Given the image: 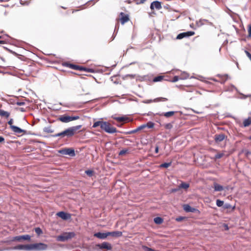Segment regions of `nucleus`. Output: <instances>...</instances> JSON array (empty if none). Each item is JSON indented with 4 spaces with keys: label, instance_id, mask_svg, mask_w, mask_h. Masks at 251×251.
Wrapping results in <instances>:
<instances>
[{
    "label": "nucleus",
    "instance_id": "nucleus-1",
    "mask_svg": "<svg viewBox=\"0 0 251 251\" xmlns=\"http://www.w3.org/2000/svg\"><path fill=\"white\" fill-rule=\"evenodd\" d=\"M99 126H100L101 130L108 133H114L117 132L116 128L112 126L110 123L107 122L103 121L102 120L97 121L94 122L92 127L96 128Z\"/></svg>",
    "mask_w": 251,
    "mask_h": 251
},
{
    "label": "nucleus",
    "instance_id": "nucleus-2",
    "mask_svg": "<svg viewBox=\"0 0 251 251\" xmlns=\"http://www.w3.org/2000/svg\"><path fill=\"white\" fill-rule=\"evenodd\" d=\"M81 127V125L72 126L65 129L61 132L53 135L51 136L53 137H61V138H63L65 136H67L68 137H72L76 133V131L79 129Z\"/></svg>",
    "mask_w": 251,
    "mask_h": 251
},
{
    "label": "nucleus",
    "instance_id": "nucleus-3",
    "mask_svg": "<svg viewBox=\"0 0 251 251\" xmlns=\"http://www.w3.org/2000/svg\"><path fill=\"white\" fill-rule=\"evenodd\" d=\"M79 118L80 117L78 116H70L66 114H64L60 116L58 120L62 123H67L73 121L78 120Z\"/></svg>",
    "mask_w": 251,
    "mask_h": 251
},
{
    "label": "nucleus",
    "instance_id": "nucleus-4",
    "mask_svg": "<svg viewBox=\"0 0 251 251\" xmlns=\"http://www.w3.org/2000/svg\"><path fill=\"white\" fill-rule=\"evenodd\" d=\"M30 251L34 250L37 251L46 250L48 248V245L44 243H39L29 244Z\"/></svg>",
    "mask_w": 251,
    "mask_h": 251
},
{
    "label": "nucleus",
    "instance_id": "nucleus-5",
    "mask_svg": "<svg viewBox=\"0 0 251 251\" xmlns=\"http://www.w3.org/2000/svg\"><path fill=\"white\" fill-rule=\"evenodd\" d=\"M74 232H64L62 234L57 237V240L58 241L64 242L70 239L75 236Z\"/></svg>",
    "mask_w": 251,
    "mask_h": 251
},
{
    "label": "nucleus",
    "instance_id": "nucleus-6",
    "mask_svg": "<svg viewBox=\"0 0 251 251\" xmlns=\"http://www.w3.org/2000/svg\"><path fill=\"white\" fill-rule=\"evenodd\" d=\"M13 120L12 119H10L8 122V124L10 126V128L13 132L16 134H21V135H23L25 133L26 131L25 130L22 129L17 126L13 125Z\"/></svg>",
    "mask_w": 251,
    "mask_h": 251
},
{
    "label": "nucleus",
    "instance_id": "nucleus-7",
    "mask_svg": "<svg viewBox=\"0 0 251 251\" xmlns=\"http://www.w3.org/2000/svg\"><path fill=\"white\" fill-rule=\"evenodd\" d=\"M65 66L66 67H68L71 69L75 70H79V71H84L88 72H92V69H87L86 68L78 66L76 65L69 63H65Z\"/></svg>",
    "mask_w": 251,
    "mask_h": 251
},
{
    "label": "nucleus",
    "instance_id": "nucleus-8",
    "mask_svg": "<svg viewBox=\"0 0 251 251\" xmlns=\"http://www.w3.org/2000/svg\"><path fill=\"white\" fill-rule=\"evenodd\" d=\"M130 20L129 15L124 12H121L119 14V18L118 21L120 22L122 25H124Z\"/></svg>",
    "mask_w": 251,
    "mask_h": 251
},
{
    "label": "nucleus",
    "instance_id": "nucleus-9",
    "mask_svg": "<svg viewBox=\"0 0 251 251\" xmlns=\"http://www.w3.org/2000/svg\"><path fill=\"white\" fill-rule=\"evenodd\" d=\"M31 237L29 235H24L21 236H17L14 237L13 239L11 240V241H19L21 242L22 240H27L29 241L30 240Z\"/></svg>",
    "mask_w": 251,
    "mask_h": 251
},
{
    "label": "nucleus",
    "instance_id": "nucleus-10",
    "mask_svg": "<svg viewBox=\"0 0 251 251\" xmlns=\"http://www.w3.org/2000/svg\"><path fill=\"white\" fill-rule=\"evenodd\" d=\"M195 34V32L194 31H187V32H186L180 33H179V34L177 35V36L176 37V39L180 40V39H182L183 38H185V37H189V36H191L194 35Z\"/></svg>",
    "mask_w": 251,
    "mask_h": 251
},
{
    "label": "nucleus",
    "instance_id": "nucleus-11",
    "mask_svg": "<svg viewBox=\"0 0 251 251\" xmlns=\"http://www.w3.org/2000/svg\"><path fill=\"white\" fill-rule=\"evenodd\" d=\"M56 215L64 220H67L71 218V215L69 213L61 211L57 213Z\"/></svg>",
    "mask_w": 251,
    "mask_h": 251
},
{
    "label": "nucleus",
    "instance_id": "nucleus-12",
    "mask_svg": "<svg viewBox=\"0 0 251 251\" xmlns=\"http://www.w3.org/2000/svg\"><path fill=\"white\" fill-rule=\"evenodd\" d=\"M60 152L65 155H69L71 156L75 155V151L72 149H66L60 151Z\"/></svg>",
    "mask_w": 251,
    "mask_h": 251
},
{
    "label": "nucleus",
    "instance_id": "nucleus-13",
    "mask_svg": "<svg viewBox=\"0 0 251 251\" xmlns=\"http://www.w3.org/2000/svg\"><path fill=\"white\" fill-rule=\"evenodd\" d=\"M13 249L17 250L30 251L29 244L28 245H19L13 247Z\"/></svg>",
    "mask_w": 251,
    "mask_h": 251
},
{
    "label": "nucleus",
    "instance_id": "nucleus-14",
    "mask_svg": "<svg viewBox=\"0 0 251 251\" xmlns=\"http://www.w3.org/2000/svg\"><path fill=\"white\" fill-rule=\"evenodd\" d=\"M150 8L151 10H153L154 8L159 10L162 8L161 2L158 1H154L151 3Z\"/></svg>",
    "mask_w": 251,
    "mask_h": 251
},
{
    "label": "nucleus",
    "instance_id": "nucleus-15",
    "mask_svg": "<svg viewBox=\"0 0 251 251\" xmlns=\"http://www.w3.org/2000/svg\"><path fill=\"white\" fill-rule=\"evenodd\" d=\"M101 249H106L107 250H110L112 249L111 244L107 242H103L100 244L97 245Z\"/></svg>",
    "mask_w": 251,
    "mask_h": 251
},
{
    "label": "nucleus",
    "instance_id": "nucleus-16",
    "mask_svg": "<svg viewBox=\"0 0 251 251\" xmlns=\"http://www.w3.org/2000/svg\"><path fill=\"white\" fill-rule=\"evenodd\" d=\"M226 136L224 134H216L215 135V141L217 143L223 141L225 139Z\"/></svg>",
    "mask_w": 251,
    "mask_h": 251
},
{
    "label": "nucleus",
    "instance_id": "nucleus-17",
    "mask_svg": "<svg viewBox=\"0 0 251 251\" xmlns=\"http://www.w3.org/2000/svg\"><path fill=\"white\" fill-rule=\"evenodd\" d=\"M94 236L100 239H105L108 236V232L101 233L97 232L94 234Z\"/></svg>",
    "mask_w": 251,
    "mask_h": 251
},
{
    "label": "nucleus",
    "instance_id": "nucleus-18",
    "mask_svg": "<svg viewBox=\"0 0 251 251\" xmlns=\"http://www.w3.org/2000/svg\"><path fill=\"white\" fill-rule=\"evenodd\" d=\"M217 76L219 77L220 79L219 82L221 83H224L228 78V75H217Z\"/></svg>",
    "mask_w": 251,
    "mask_h": 251
},
{
    "label": "nucleus",
    "instance_id": "nucleus-19",
    "mask_svg": "<svg viewBox=\"0 0 251 251\" xmlns=\"http://www.w3.org/2000/svg\"><path fill=\"white\" fill-rule=\"evenodd\" d=\"M112 118L119 122H126L128 120V118L126 117H115L113 116Z\"/></svg>",
    "mask_w": 251,
    "mask_h": 251
},
{
    "label": "nucleus",
    "instance_id": "nucleus-20",
    "mask_svg": "<svg viewBox=\"0 0 251 251\" xmlns=\"http://www.w3.org/2000/svg\"><path fill=\"white\" fill-rule=\"evenodd\" d=\"M10 115V113L0 109V117L7 119Z\"/></svg>",
    "mask_w": 251,
    "mask_h": 251
},
{
    "label": "nucleus",
    "instance_id": "nucleus-21",
    "mask_svg": "<svg viewBox=\"0 0 251 251\" xmlns=\"http://www.w3.org/2000/svg\"><path fill=\"white\" fill-rule=\"evenodd\" d=\"M110 235L113 237H121L122 235V232L121 231H113V232H108V236Z\"/></svg>",
    "mask_w": 251,
    "mask_h": 251
},
{
    "label": "nucleus",
    "instance_id": "nucleus-22",
    "mask_svg": "<svg viewBox=\"0 0 251 251\" xmlns=\"http://www.w3.org/2000/svg\"><path fill=\"white\" fill-rule=\"evenodd\" d=\"M251 125V117H248L247 119L244 120L243 122V126L244 127H247Z\"/></svg>",
    "mask_w": 251,
    "mask_h": 251
},
{
    "label": "nucleus",
    "instance_id": "nucleus-23",
    "mask_svg": "<svg viewBox=\"0 0 251 251\" xmlns=\"http://www.w3.org/2000/svg\"><path fill=\"white\" fill-rule=\"evenodd\" d=\"M214 188L215 191H222L224 190V187L223 186L217 183H214Z\"/></svg>",
    "mask_w": 251,
    "mask_h": 251
},
{
    "label": "nucleus",
    "instance_id": "nucleus-24",
    "mask_svg": "<svg viewBox=\"0 0 251 251\" xmlns=\"http://www.w3.org/2000/svg\"><path fill=\"white\" fill-rule=\"evenodd\" d=\"M184 209L186 212H194L195 210V209L194 208L191 207L188 204H186V205H184Z\"/></svg>",
    "mask_w": 251,
    "mask_h": 251
},
{
    "label": "nucleus",
    "instance_id": "nucleus-25",
    "mask_svg": "<svg viewBox=\"0 0 251 251\" xmlns=\"http://www.w3.org/2000/svg\"><path fill=\"white\" fill-rule=\"evenodd\" d=\"M176 112L175 111H169L165 113H163L161 115L165 116L166 118H169L174 115Z\"/></svg>",
    "mask_w": 251,
    "mask_h": 251
},
{
    "label": "nucleus",
    "instance_id": "nucleus-26",
    "mask_svg": "<svg viewBox=\"0 0 251 251\" xmlns=\"http://www.w3.org/2000/svg\"><path fill=\"white\" fill-rule=\"evenodd\" d=\"M189 184L185 183V182H182L179 186V188H182L184 189H187L189 187Z\"/></svg>",
    "mask_w": 251,
    "mask_h": 251
},
{
    "label": "nucleus",
    "instance_id": "nucleus-27",
    "mask_svg": "<svg viewBox=\"0 0 251 251\" xmlns=\"http://www.w3.org/2000/svg\"><path fill=\"white\" fill-rule=\"evenodd\" d=\"M167 100H168V99H167L166 98L159 97V98L155 99L153 100V101L157 102H159V101H166Z\"/></svg>",
    "mask_w": 251,
    "mask_h": 251
},
{
    "label": "nucleus",
    "instance_id": "nucleus-28",
    "mask_svg": "<svg viewBox=\"0 0 251 251\" xmlns=\"http://www.w3.org/2000/svg\"><path fill=\"white\" fill-rule=\"evenodd\" d=\"M172 164V162H169V163H164L160 165L159 168H167L171 166Z\"/></svg>",
    "mask_w": 251,
    "mask_h": 251
},
{
    "label": "nucleus",
    "instance_id": "nucleus-29",
    "mask_svg": "<svg viewBox=\"0 0 251 251\" xmlns=\"http://www.w3.org/2000/svg\"><path fill=\"white\" fill-rule=\"evenodd\" d=\"M164 77V76L159 75V76L155 77L153 78V81L154 82L161 81V80H162L163 79Z\"/></svg>",
    "mask_w": 251,
    "mask_h": 251
},
{
    "label": "nucleus",
    "instance_id": "nucleus-30",
    "mask_svg": "<svg viewBox=\"0 0 251 251\" xmlns=\"http://www.w3.org/2000/svg\"><path fill=\"white\" fill-rule=\"evenodd\" d=\"M154 222L157 224H161L163 222V219L160 217H156L154 219Z\"/></svg>",
    "mask_w": 251,
    "mask_h": 251
},
{
    "label": "nucleus",
    "instance_id": "nucleus-31",
    "mask_svg": "<svg viewBox=\"0 0 251 251\" xmlns=\"http://www.w3.org/2000/svg\"><path fill=\"white\" fill-rule=\"evenodd\" d=\"M224 155H225V153L224 152L218 153L215 155L214 159L216 160L218 159L221 158L222 157L224 156Z\"/></svg>",
    "mask_w": 251,
    "mask_h": 251
},
{
    "label": "nucleus",
    "instance_id": "nucleus-32",
    "mask_svg": "<svg viewBox=\"0 0 251 251\" xmlns=\"http://www.w3.org/2000/svg\"><path fill=\"white\" fill-rule=\"evenodd\" d=\"M224 208L225 209H231V210L233 211L235 209V206H232L230 204L226 203L224 205Z\"/></svg>",
    "mask_w": 251,
    "mask_h": 251
},
{
    "label": "nucleus",
    "instance_id": "nucleus-33",
    "mask_svg": "<svg viewBox=\"0 0 251 251\" xmlns=\"http://www.w3.org/2000/svg\"><path fill=\"white\" fill-rule=\"evenodd\" d=\"M44 131L48 133H53L54 130L52 129L50 127H45L44 129Z\"/></svg>",
    "mask_w": 251,
    "mask_h": 251
},
{
    "label": "nucleus",
    "instance_id": "nucleus-34",
    "mask_svg": "<svg viewBox=\"0 0 251 251\" xmlns=\"http://www.w3.org/2000/svg\"><path fill=\"white\" fill-rule=\"evenodd\" d=\"M145 125L146 126V127H148L149 128H151L153 127L154 124L153 123L150 122L147 123V124H145Z\"/></svg>",
    "mask_w": 251,
    "mask_h": 251
},
{
    "label": "nucleus",
    "instance_id": "nucleus-35",
    "mask_svg": "<svg viewBox=\"0 0 251 251\" xmlns=\"http://www.w3.org/2000/svg\"><path fill=\"white\" fill-rule=\"evenodd\" d=\"M216 204L218 207H221L224 205V201L220 200H217Z\"/></svg>",
    "mask_w": 251,
    "mask_h": 251
},
{
    "label": "nucleus",
    "instance_id": "nucleus-36",
    "mask_svg": "<svg viewBox=\"0 0 251 251\" xmlns=\"http://www.w3.org/2000/svg\"><path fill=\"white\" fill-rule=\"evenodd\" d=\"M164 126L165 128L167 129H171L173 127V125L171 123L166 124Z\"/></svg>",
    "mask_w": 251,
    "mask_h": 251
},
{
    "label": "nucleus",
    "instance_id": "nucleus-37",
    "mask_svg": "<svg viewBox=\"0 0 251 251\" xmlns=\"http://www.w3.org/2000/svg\"><path fill=\"white\" fill-rule=\"evenodd\" d=\"M35 232L38 235H40L42 233V230L40 227H36L35 228Z\"/></svg>",
    "mask_w": 251,
    "mask_h": 251
},
{
    "label": "nucleus",
    "instance_id": "nucleus-38",
    "mask_svg": "<svg viewBox=\"0 0 251 251\" xmlns=\"http://www.w3.org/2000/svg\"><path fill=\"white\" fill-rule=\"evenodd\" d=\"M127 152H128V150H121L119 152V155L122 156V155H125V154H126Z\"/></svg>",
    "mask_w": 251,
    "mask_h": 251
},
{
    "label": "nucleus",
    "instance_id": "nucleus-39",
    "mask_svg": "<svg viewBox=\"0 0 251 251\" xmlns=\"http://www.w3.org/2000/svg\"><path fill=\"white\" fill-rule=\"evenodd\" d=\"M85 173L89 176H92L93 175L94 172L92 170H88L85 171Z\"/></svg>",
    "mask_w": 251,
    "mask_h": 251
},
{
    "label": "nucleus",
    "instance_id": "nucleus-40",
    "mask_svg": "<svg viewBox=\"0 0 251 251\" xmlns=\"http://www.w3.org/2000/svg\"><path fill=\"white\" fill-rule=\"evenodd\" d=\"M179 79V77L178 76H175L172 79V82H175L177 81Z\"/></svg>",
    "mask_w": 251,
    "mask_h": 251
},
{
    "label": "nucleus",
    "instance_id": "nucleus-41",
    "mask_svg": "<svg viewBox=\"0 0 251 251\" xmlns=\"http://www.w3.org/2000/svg\"><path fill=\"white\" fill-rule=\"evenodd\" d=\"M245 52L246 54L247 55V56L249 57V58L251 61V54L247 50H245Z\"/></svg>",
    "mask_w": 251,
    "mask_h": 251
},
{
    "label": "nucleus",
    "instance_id": "nucleus-42",
    "mask_svg": "<svg viewBox=\"0 0 251 251\" xmlns=\"http://www.w3.org/2000/svg\"><path fill=\"white\" fill-rule=\"evenodd\" d=\"M145 127H146V126H145V124H144V125H141V126H138V127H137V128H138V131H140V130H142V129H144V128H145Z\"/></svg>",
    "mask_w": 251,
    "mask_h": 251
},
{
    "label": "nucleus",
    "instance_id": "nucleus-43",
    "mask_svg": "<svg viewBox=\"0 0 251 251\" xmlns=\"http://www.w3.org/2000/svg\"><path fill=\"white\" fill-rule=\"evenodd\" d=\"M185 219L184 217H179L176 219V221L177 222H180L183 220Z\"/></svg>",
    "mask_w": 251,
    "mask_h": 251
},
{
    "label": "nucleus",
    "instance_id": "nucleus-44",
    "mask_svg": "<svg viewBox=\"0 0 251 251\" xmlns=\"http://www.w3.org/2000/svg\"><path fill=\"white\" fill-rule=\"evenodd\" d=\"M126 77H129L130 78H134L135 77V75H127L126 76Z\"/></svg>",
    "mask_w": 251,
    "mask_h": 251
},
{
    "label": "nucleus",
    "instance_id": "nucleus-45",
    "mask_svg": "<svg viewBox=\"0 0 251 251\" xmlns=\"http://www.w3.org/2000/svg\"><path fill=\"white\" fill-rule=\"evenodd\" d=\"M196 24L198 26H200L202 25L203 23H202V21L200 20L199 21L197 22Z\"/></svg>",
    "mask_w": 251,
    "mask_h": 251
},
{
    "label": "nucleus",
    "instance_id": "nucleus-46",
    "mask_svg": "<svg viewBox=\"0 0 251 251\" xmlns=\"http://www.w3.org/2000/svg\"><path fill=\"white\" fill-rule=\"evenodd\" d=\"M248 33H249V36L251 37V25H249V26Z\"/></svg>",
    "mask_w": 251,
    "mask_h": 251
},
{
    "label": "nucleus",
    "instance_id": "nucleus-47",
    "mask_svg": "<svg viewBox=\"0 0 251 251\" xmlns=\"http://www.w3.org/2000/svg\"><path fill=\"white\" fill-rule=\"evenodd\" d=\"M145 248L146 249V250L147 251H158L154 250H153V249H152L151 248H149V247H145Z\"/></svg>",
    "mask_w": 251,
    "mask_h": 251
},
{
    "label": "nucleus",
    "instance_id": "nucleus-48",
    "mask_svg": "<svg viewBox=\"0 0 251 251\" xmlns=\"http://www.w3.org/2000/svg\"><path fill=\"white\" fill-rule=\"evenodd\" d=\"M138 131V128H137L133 130L130 131L129 133H136V132H137Z\"/></svg>",
    "mask_w": 251,
    "mask_h": 251
},
{
    "label": "nucleus",
    "instance_id": "nucleus-49",
    "mask_svg": "<svg viewBox=\"0 0 251 251\" xmlns=\"http://www.w3.org/2000/svg\"><path fill=\"white\" fill-rule=\"evenodd\" d=\"M25 104L24 102H17V104L19 106L23 105Z\"/></svg>",
    "mask_w": 251,
    "mask_h": 251
},
{
    "label": "nucleus",
    "instance_id": "nucleus-50",
    "mask_svg": "<svg viewBox=\"0 0 251 251\" xmlns=\"http://www.w3.org/2000/svg\"><path fill=\"white\" fill-rule=\"evenodd\" d=\"M224 226L225 227V230H228L229 229V228H228V225L227 224H224Z\"/></svg>",
    "mask_w": 251,
    "mask_h": 251
},
{
    "label": "nucleus",
    "instance_id": "nucleus-51",
    "mask_svg": "<svg viewBox=\"0 0 251 251\" xmlns=\"http://www.w3.org/2000/svg\"><path fill=\"white\" fill-rule=\"evenodd\" d=\"M158 151H159V147H158V146H156L155 147V152L156 153H157L158 152Z\"/></svg>",
    "mask_w": 251,
    "mask_h": 251
},
{
    "label": "nucleus",
    "instance_id": "nucleus-52",
    "mask_svg": "<svg viewBox=\"0 0 251 251\" xmlns=\"http://www.w3.org/2000/svg\"><path fill=\"white\" fill-rule=\"evenodd\" d=\"M4 141V139L3 137L0 136V143L3 142Z\"/></svg>",
    "mask_w": 251,
    "mask_h": 251
},
{
    "label": "nucleus",
    "instance_id": "nucleus-53",
    "mask_svg": "<svg viewBox=\"0 0 251 251\" xmlns=\"http://www.w3.org/2000/svg\"><path fill=\"white\" fill-rule=\"evenodd\" d=\"M210 80H213L214 81H215V82H219V80H217L215 78H210Z\"/></svg>",
    "mask_w": 251,
    "mask_h": 251
},
{
    "label": "nucleus",
    "instance_id": "nucleus-54",
    "mask_svg": "<svg viewBox=\"0 0 251 251\" xmlns=\"http://www.w3.org/2000/svg\"><path fill=\"white\" fill-rule=\"evenodd\" d=\"M5 42L4 41H3V40H0V44H4Z\"/></svg>",
    "mask_w": 251,
    "mask_h": 251
},
{
    "label": "nucleus",
    "instance_id": "nucleus-55",
    "mask_svg": "<svg viewBox=\"0 0 251 251\" xmlns=\"http://www.w3.org/2000/svg\"><path fill=\"white\" fill-rule=\"evenodd\" d=\"M21 110L22 111H25L24 110H23V108H21Z\"/></svg>",
    "mask_w": 251,
    "mask_h": 251
},
{
    "label": "nucleus",
    "instance_id": "nucleus-56",
    "mask_svg": "<svg viewBox=\"0 0 251 251\" xmlns=\"http://www.w3.org/2000/svg\"><path fill=\"white\" fill-rule=\"evenodd\" d=\"M2 38V37L1 36H0V39Z\"/></svg>",
    "mask_w": 251,
    "mask_h": 251
},
{
    "label": "nucleus",
    "instance_id": "nucleus-57",
    "mask_svg": "<svg viewBox=\"0 0 251 251\" xmlns=\"http://www.w3.org/2000/svg\"><path fill=\"white\" fill-rule=\"evenodd\" d=\"M249 139L251 140V136L249 137Z\"/></svg>",
    "mask_w": 251,
    "mask_h": 251
},
{
    "label": "nucleus",
    "instance_id": "nucleus-58",
    "mask_svg": "<svg viewBox=\"0 0 251 251\" xmlns=\"http://www.w3.org/2000/svg\"><path fill=\"white\" fill-rule=\"evenodd\" d=\"M176 191V190H173V191H174V192H175V191Z\"/></svg>",
    "mask_w": 251,
    "mask_h": 251
}]
</instances>
